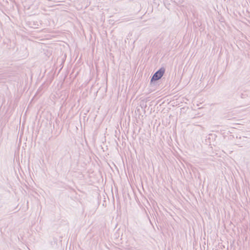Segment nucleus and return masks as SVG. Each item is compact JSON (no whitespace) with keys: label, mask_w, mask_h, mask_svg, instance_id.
I'll use <instances>...</instances> for the list:
<instances>
[{"label":"nucleus","mask_w":250,"mask_h":250,"mask_svg":"<svg viewBox=\"0 0 250 250\" xmlns=\"http://www.w3.org/2000/svg\"><path fill=\"white\" fill-rule=\"evenodd\" d=\"M165 72V68L163 67H161L153 75L150 80V83H152L154 82H155L160 79L164 75Z\"/></svg>","instance_id":"obj_1"},{"label":"nucleus","mask_w":250,"mask_h":250,"mask_svg":"<svg viewBox=\"0 0 250 250\" xmlns=\"http://www.w3.org/2000/svg\"><path fill=\"white\" fill-rule=\"evenodd\" d=\"M244 95L243 94H241V98H244Z\"/></svg>","instance_id":"obj_2"},{"label":"nucleus","mask_w":250,"mask_h":250,"mask_svg":"<svg viewBox=\"0 0 250 250\" xmlns=\"http://www.w3.org/2000/svg\"><path fill=\"white\" fill-rule=\"evenodd\" d=\"M222 20H223V18H222V17H221V19H219V21H223Z\"/></svg>","instance_id":"obj_3"}]
</instances>
